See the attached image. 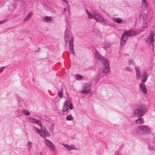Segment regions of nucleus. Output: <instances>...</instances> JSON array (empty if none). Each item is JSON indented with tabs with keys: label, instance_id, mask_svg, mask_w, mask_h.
Masks as SVG:
<instances>
[{
	"label": "nucleus",
	"instance_id": "obj_1",
	"mask_svg": "<svg viewBox=\"0 0 155 155\" xmlns=\"http://www.w3.org/2000/svg\"><path fill=\"white\" fill-rule=\"evenodd\" d=\"M95 54L96 59H97L98 61L99 62L102 63L103 66V72L104 73H109L110 71L109 62V61H107L97 51H96Z\"/></svg>",
	"mask_w": 155,
	"mask_h": 155
},
{
	"label": "nucleus",
	"instance_id": "obj_2",
	"mask_svg": "<svg viewBox=\"0 0 155 155\" xmlns=\"http://www.w3.org/2000/svg\"><path fill=\"white\" fill-rule=\"evenodd\" d=\"M146 107L142 104H139L136 106L134 110V117L143 116L146 113Z\"/></svg>",
	"mask_w": 155,
	"mask_h": 155
},
{
	"label": "nucleus",
	"instance_id": "obj_3",
	"mask_svg": "<svg viewBox=\"0 0 155 155\" xmlns=\"http://www.w3.org/2000/svg\"><path fill=\"white\" fill-rule=\"evenodd\" d=\"M135 132L137 135L147 134L150 133L151 130L147 126L141 125L136 128Z\"/></svg>",
	"mask_w": 155,
	"mask_h": 155
},
{
	"label": "nucleus",
	"instance_id": "obj_4",
	"mask_svg": "<svg viewBox=\"0 0 155 155\" xmlns=\"http://www.w3.org/2000/svg\"><path fill=\"white\" fill-rule=\"evenodd\" d=\"M136 34V32L133 31L124 32L122 35L120 39V45H123L125 44L126 41L127 39V37L134 36Z\"/></svg>",
	"mask_w": 155,
	"mask_h": 155
},
{
	"label": "nucleus",
	"instance_id": "obj_5",
	"mask_svg": "<svg viewBox=\"0 0 155 155\" xmlns=\"http://www.w3.org/2000/svg\"><path fill=\"white\" fill-rule=\"evenodd\" d=\"M86 11L89 19L94 18L95 20L100 21H103L104 20V18L101 16L99 13L96 12H93L92 13H91L89 12L87 9L86 10Z\"/></svg>",
	"mask_w": 155,
	"mask_h": 155
},
{
	"label": "nucleus",
	"instance_id": "obj_6",
	"mask_svg": "<svg viewBox=\"0 0 155 155\" xmlns=\"http://www.w3.org/2000/svg\"><path fill=\"white\" fill-rule=\"evenodd\" d=\"M91 84L90 83H85L83 86V90L81 91L82 93L87 94L89 93L90 91H91Z\"/></svg>",
	"mask_w": 155,
	"mask_h": 155
},
{
	"label": "nucleus",
	"instance_id": "obj_7",
	"mask_svg": "<svg viewBox=\"0 0 155 155\" xmlns=\"http://www.w3.org/2000/svg\"><path fill=\"white\" fill-rule=\"evenodd\" d=\"M153 32H151L149 36L146 40L147 42L149 44H152L153 49H154V46L153 42Z\"/></svg>",
	"mask_w": 155,
	"mask_h": 155
},
{
	"label": "nucleus",
	"instance_id": "obj_8",
	"mask_svg": "<svg viewBox=\"0 0 155 155\" xmlns=\"http://www.w3.org/2000/svg\"><path fill=\"white\" fill-rule=\"evenodd\" d=\"M45 143L47 146L52 151L55 150L54 145L52 142L48 139H46L45 140Z\"/></svg>",
	"mask_w": 155,
	"mask_h": 155
},
{
	"label": "nucleus",
	"instance_id": "obj_9",
	"mask_svg": "<svg viewBox=\"0 0 155 155\" xmlns=\"http://www.w3.org/2000/svg\"><path fill=\"white\" fill-rule=\"evenodd\" d=\"M74 37L71 36L69 41V49L71 53L73 54H74L73 45Z\"/></svg>",
	"mask_w": 155,
	"mask_h": 155
},
{
	"label": "nucleus",
	"instance_id": "obj_10",
	"mask_svg": "<svg viewBox=\"0 0 155 155\" xmlns=\"http://www.w3.org/2000/svg\"><path fill=\"white\" fill-rule=\"evenodd\" d=\"M28 120L29 122L35 123L39 126H41V122L40 120H37L31 117H28Z\"/></svg>",
	"mask_w": 155,
	"mask_h": 155
},
{
	"label": "nucleus",
	"instance_id": "obj_11",
	"mask_svg": "<svg viewBox=\"0 0 155 155\" xmlns=\"http://www.w3.org/2000/svg\"><path fill=\"white\" fill-rule=\"evenodd\" d=\"M139 88L142 92L144 94L147 93V90L145 85L143 83H140L139 85Z\"/></svg>",
	"mask_w": 155,
	"mask_h": 155
},
{
	"label": "nucleus",
	"instance_id": "obj_12",
	"mask_svg": "<svg viewBox=\"0 0 155 155\" xmlns=\"http://www.w3.org/2000/svg\"><path fill=\"white\" fill-rule=\"evenodd\" d=\"M62 145L64 146L68 150L70 151L72 150H76L77 148L74 145H69L67 144L63 143Z\"/></svg>",
	"mask_w": 155,
	"mask_h": 155
},
{
	"label": "nucleus",
	"instance_id": "obj_13",
	"mask_svg": "<svg viewBox=\"0 0 155 155\" xmlns=\"http://www.w3.org/2000/svg\"><path fill=\"white\" fill-rule=\"evenodd\" d=\"M40 126L41 128V131L44 134V136H45V138L46 137H49L50 135V134L45 128V127L42 126L41 124V126Z\"/></svg>",
	"mask_w": 155,
	"mask_h": 155
},
{
	"label": "nucleus",
	"instance_id": "obj_14",
	"mask_svg": "<svg viewBox=\"0 0 155 155\" xmlns=\"http://www.w3.org/2000/svg\"><path fill=\"white\" fill-rule=\"evenodd\" d=\"M148 78V74L145 72H143L142 73L141 76V81L143 83H145Z\"/></svg>",
	"mask_w": 155,
	"mask_h": 155
},
{
	"label": "nucleus",
	"instance_id": "obj_15",
	"mask_svg": "<svg viewBox=\"0 0 155 155\" xmlns=\"http://www.w3.org/2000/svg\"><path fill=\"white\" fill-rule=\"evenodd\" d=\"M142 116H138V118L136 120L135 122L136 123L138 124H143L144 122L143 118L142 117Z\"/></svg>",
	"mask_w": 155,
	"mask_h": 155
},
{
	"label": "nucleus",
	"instance_id": "obj_16",
	"mask_svg": "<svg viewBox=\"0 0 155 155\" xmlns=\"http://www.w3.org/2000/svg\"><path fill=\"white\" fill-rule=\"evenodd\" d=\"M70 32L68 30H66L65 31L64 37L65 44H66L68 43V41L69 38Z\"/></svg>",
	"mask_w": 155,
	"mask_h": 155
},
{
	"label": "nucleus",
	"instance_id": "obj_17",
	"mask_svg": "<svg viewBox=\"0 0 155 155\" xmlns=\"http://www.w3.org/2000/svg\"><path fill=\"white\" fill-rule=\"evenodd\" d=\"M69 103V101H66L64 103V105L62 111L63 112H65L67 111L68 110V105Z\"/></svg>",
	"mask_w": 155,
	"mask_h": 155
},
{
	"label": "nucleus",
	"instance_id": "obj_18",
	"mask_svg": "<svg viewBox=\"0 0 155 155\" xmlns=\"http://www.w3.org/2000/svg\"><path fill=\"white\" fill-rule=\"evenodd\" d=\"M141 6L142 8H146L148 5L147 0H141Z\"/></svg>",
	"mask_w": 155,
	"mask_h": 155
},
{
	"label": "nucleus",
	"instance_id": "obj_19",
	"mask_svg": "<svg viewBox=\"0 0 155 155\" xmlns=\"http://www.w3.org/2000/svg\"><path fill=\"white\" fill-rule=\"evenodd\" d=\"M33 15V14L32 12H31L28 13V14L26 16L25 18L23 20V21H26L28 20Z\"/></svg>",
	"mask_w": 155,
	"mask_h": 155
},
{
	"label": "nucleus",
	"instance_id": "obj_20",
	"mask_svg": "<svg viewBox=\"0 0 155 155\" xmlns=\"http://www.w3.org/2000/svg\"><path fill=\"white\" fill-rule=\"evenodd\" d=\"M52 17L51 16H46L43 18V20L46 22L50 21Z\"/></svg>",
	"mask_w": 155,
	"mask_h": 155
},
{
	"label": "nucleus",
	"instance_id": "obj_21",
	"mask_svg": "<svg viewBox=\"0 0 155 155\" xmlns=\"http://www.w3.org/2000/svg\"><path fill=\"white\" fill-rule=\"evenodd\" d=\"M35 131L37 134H39L42 137L45 138V136H44V135L42 134L39 129L35 128Z\"/></svg>",
	"mask_w": 155,
	"mask_h": 155
},
{
	"label": "nucleus",
	"instance_id": "obj_22",
	"mask_svg": "<svg viewBox=\"0 0 155 155\" xmlns=\"http://www.w3.org/2000/svg\"><path fill=\"white\" fill-rule=\"evenodd\" d=\"M147 28V21H143V25L142 26V30L144 31Z\"/></svg>",
	"mask_w": 155,
	"mask_h": 155
},
{
	"label": "nucleus",
	"instance_id": "obj_23",
	"mask_svg": "<svg viewBox=\"0 0 155 155\" xmlns=\"http://www.w3.org/2000/svg\"><path fill=\"white\" fill-rule=\"evenodd\" d=\"M113 20H114L115 22L119 23H121L122 21L121 19L118 18H114Z\"/></svg>",
	"mask_w": 155,
	"mask_h": 155
},
{
	"label": "nucleus",
	"instance_id": "obj_24",
	"mask_svg": "<svg viewBox=\"0 0 155 155\" xmlns=\"http://www.w3.org/2000/svg\"><path fill=\"white\" fill-rule=\"evenodd\" d=\"M102 22V25H105V26H110V24L108 23V21L107 20H105L104 19V20L103 21H101Z\"/></svg>",
	"mask_w": 155,
	"mask_h": 155
},
{
	"label": "nucleus",
	"instance_id": "obj_25",
	"mask_svg": "<svg viewBox=\"0 0 155 155\" xmlns=\"http://www.w3.org/2000/svg\"><path fill=\"white\" fill-rule=\"evenodd\" d=\"M18 103L19 105H22L24 104L25 102L22 98L18 99Z\"/></svg>",
	"mask_w": 155,
	"mask_h": 155
},
{
	"label": "nucleus",
	"instance_id": "obj_26",
	"mask_svg": "<svg viewBox=\"0 0 155 155\" xmlns=\"http://www.w3.org/2000/svg\"><path fill=\"white\" fill-rule=\"evenodd\" d=\"M73 118L71 114L68 115L66 118V120H73Z\"/></svg>",
	"mask_w": 155,
	"mask_h": 155
},
{
	"label": "nucleus",
	"instance_id": "obj_27",
	"mask_svg": "<svg viewBox=\"0 0 155 155\" xmlns=\"http://www.w3.org/2000/svg\"><path fill=\"white\" fill-rule=\"evenodd\" d=\"M75 78L78 80H81L83 79L82 76L79 74H76V75Z\"/></svg>",
	"mask_w": 155,
	"mask_h": 155
},
{
	"label": "nucleus",
	"instance_id": "obj_28",
	"mask_svg": "<svg viewBox=\"0 0 155 155\" xmlns=\"http://www.w3.org/2000/svg\"><path fill=\"white\" fill-rule=\"evenodd\" d=\"M140 72L136 73V78L137 80H139L140 78Z\"/></svg>",
	"mask_w": 155,
	"mask_h": 155
},
{
	"label": "nucleus",
	"instance_id": "obj_29",
	"mask_svg": "<svg viewBox=\"0 0 155 155\" xmlns=\"http://www.w3.org/2000/svg\"><path fill=\"white\" fill-rule=\"evenodd\" d=\"M22 112L24 114L27 116L29 115L30 114V113L29 111L25 110H23Z\"/></svg>",
	"mask_w": 155,
	"mask_h": 155
},
{
	"label": "nucleus",
	"instance_id": "obj_30",
	"mask_svg": "<svg viewBox=\"0 0 155 155\" xmlns=\"http://www.w3.org/2000/svg\"><path fill=\"white\" fill-rule=\"evenodd\" d=\"M63 93V90H61L60 91H59L58 92V96L60 97L61 98L62 97Z\"/></svg>",
	"mask_w": 155,
	"mask_h": 155
},
{
	"label": "nucleus",
	"instance_id": "obj_31",
	"mask_svg": "<svg viewBox=\"0 0 155 155\" xmlns=\"http://www.w3.org/2000/svg\"><path fill=\"white\" fill-rule=\"evenodd\" d=\"M147 18V16L146 14H144L142 17V20H143V21H147L146 20Z\"/></svg>",
	"mask_w": 155,
	"mask_h": 155
},
{
	"label": "nucleus",
	"instance_id": "obj_32",
	"mask_svg": "<svg viewBox=\"0 0 155 155\" xmlns=\"http://www.w3.org/2000/svg\"><path fill=\"white\" fill-rule=\"evenodd\" d=\"M31 144H32V143L31 142H30V141H28V151H29L30 150L31 148Z\"/></svg>",
	"mask_w": 155,
	"mask_h": 155
},
{
	"label": "nucleus",
	"instance_id": "obj_33",
	"mask_svg": "<svg viewBox=\"0 0 155 155\" xmlns=\"http://www.w3.org/2000/svg\"><path fill=\"white\" fill-rule=\"evenodd\" d=\"M110 44L106 43L105 44L104 46V47L105 48H109L110 46Z\"/></svg>",
	"mask_w": 155,
	"mask_h": 155
},
{
	"label": "nucleus",
	"instance_id": "obj_34",
	"mask_svg": "<svg viewBox=\"0 0 155 155\" xmlns=\"http://www.w3.org/2000/svg\"><path fill=\"white\" fill-rule=\"evenodd\" d=\"M69 108L71 110H72L73 109V107L72 105V104L69 101V103L68 105Z\"/></svg>",
	"mask_w": 155,
	"mask_h": 155
},
{
	"label": "nucleus",
	"instance_id": "obj_35",
	"mask_svg": "<svg viewBox=\"0 0 155 155\" xmlns=\"http://www.w3.org/2000/svg\"><path fill=\"white\" fill-rule=\"evenodd\" d=\"M135 69L136 73L140 72V70L139 69L138 67H136L135 68Z\"/></svg>",
	"mask_w": 155,
	"mask_h": 155
},
{
	"label": "nucleus",
	"instance_id": "obj_36",
	"mask_svg": "<svg viewBox=\"0 0 155 155\" xmlns=\"http://www.w3.org/2000/svg\"><path fill=\"white\" fill-rule=\"evenodd\" d=\"M126 70L129 71H131V69L129 67H127L126 68Z\"/></svg>",
	"mask_w": 155,
	"mask_h": 155
},
{
	"label": "nucleus",
	"instance_id": "obj_37",
	"mask_svg": "<svg viewBox=\"0 0 155 155\" xmlns=\"http://www.w3.org/2000/svg\"><path fill=\"white\" fill-rule=\"evenodd\" d=\"M5 67H2L0 68V72L1 73L3 71L4 69L5 68Z\"/></svg>",
	"mask_w": 155,
	"mask_h": 155
},
{
	"label": "nucleus",
	"instance_id": "obj_38",
	"mask_svg": "<svg viewBox=\"0 0 155 155\" xmlns=\"http://www.w3.org/2000/svg\"><path fill=\"white\" fill-rule=\"evenodd\" d=\"M52 127L50 128V130H51V132L52 133H53V129H54V128H53V124H52Z\"/></svg>",
	"mask_w": 155,
	"mask_h": 155
},
{
	"label": "nucleus",
	"instance_id": "obj_39",
	"mask_svg": "<svg viewBox=\"0 0 155 155\" xmlns=\"http://www.w3.org/2000/svg\"><path fill=\"white\" fill-rule=\"evenodd\" d=\"M102 71L101 70H99L98 71V73L99 74H101L102 73Z\"/></svg>",
	"mask_w": 155,
	"mask_h": 155
},
{
	"label": "nucleus",
	"instance_id": "obj_40",
	"mask_svg": "<svg viewBox=\"0 0 155 155\" xmlns=\"http://www.w3.org/2000/svg\"><path fill=\"white\" fill-rule=\"evenodd\" d=\"M128 63L130 64H132L133 62L132 61L129 60L128 61Z\"/></svg>",
	"mask_w": 155,
	"mask_h": 155
},
{
	"label": "nucleus",
	"instance_id": "obj_41",
	"mask_svg": "<svg viewBox=\"0 0 155 155\" xmlns=\"http://www.w3.org/2000/svg\"><path fill=\"white\" fill-rule=\"evenodd\" d=\"M63 1H64L67 4H68V0H63Z\"/></svg>",
	"mask_w": 155,
	"mask_h": 155
},
{
	"label": "nucleus",
	"instance_id": "obj_42",
	"mask_svg": "<svg viewBox=\"0 0 155 155\" xmlns=\"http://www.w3.org/2000/svg\"><path fill=\"white\" fill-rule=\"evenodd\" d=\"M5 21V20H3V21H0V24H3V23H4Z\"/></svg>",
	"mask_w": 155,
	"mask_h": 155
},
{
	"label": "nucleus",
	"instance_id": "obj_43",
	"mask_svg": "<svg viewBox=\"0 0 155 155\" xmlns=\"http://www.w3.org/2000/svg\"><path fill=\"white\" fill-rule=\"evenodd\" d=\"M148 149L150 150H152V148L150 147H148Z\"/></svg>",
	"mask_w": 155,
	"mask_h": 155
},
{
	"label": "nucleus",
	"instance_id": "obj_44",
	"mask_svg": "<svg viewBox=\"0 0 155 155\" xmlns=\"http://www.w3.org/2000/svg\"><path fill=\"white\" fill-rule=\"evenodd\" d=\"M64 12H65L66 10V9L65 8H64Z\"/></svg>",
	"mask_w": 155,
	"mask_h": 155
},
{
	"label": "nucleus",
	"instance_id": "obj_45",
	"mask_svg": "<svg viewBox=\"0 0 155 155\" xmlns=\"http://www.w3.org/2000/svg\"><path fill=\"white\" fill-rule=\"evenodd\" d=\"M15 1H18L19 0H14Z\"/></svg>",
	"mask_w": 155,
	"mask_h": 155
},
{
	"label": "nucleus",
	"instance_id": "obj_46",
	"mask_svg": "<svg viewBox=\"0 0 155 155\" xmlns=\"http://www.w3.org/2000/svg\"><path fill=\"white\" fill-rule=\"evenodd\" d=\"M40 155H43V154H42L41 153Z\"/></svg>",
	"mask_w": 155,
	"mask_h": 155
},
{
	"label": "nucleus",
	"instance_id": "obj_47",
	"mask_svg": "<svg viewBox=\"0 0 155 155\" xmlns=\"http://www.w3.org/2000/svg\"><path fill=\"white\" fill-rule=\"evenodd\" d=\"M69 6H68V10H69Z\"/></svg>",
	"mask_w": 155,
	"mask_h": 155
},
{
	"label": "nucleus",
	"instance_id": "obj_48",
	"mask_svg": "<svg viewBox=\"0 0 155 155\" xmlns=\"http://www.w3.org/2000/svg\"><path fill=\"white\" fill-rule=\"evenodd\" d=\"M1 73V72H0V74Z\"/></svg>",
	"mask_w": 155,
	"mask_h": 155
}]
</instances>
